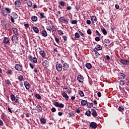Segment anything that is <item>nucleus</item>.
Here are the masks:
<instances>
[{
  "mask_svg": "<svg viewBox=\"0 0 129 129\" xmlns=\"http://www.w3.org/2000/svg\"><path fill=\"white\" fill-rule=\"evenodd\" d=\"M59 5H60V6H61V7H64V6H65V2L63 1H60L59 3Z\"/></svg>",
  "mask_w": 129,
  "mask_h": 129,
  "instance_id": "obj_49",
  "label": "nucleus"
},
{
  "mask_svg": "<svg viewBox=\"0 0 129 129\" xmlns=\"http://www.w3.org/2000/svg\"><path fill=\"white\" fill-rule=\"evenodd\" d=\"M7 74L8 75H13V70L10 69L7 71Z\"/></svg>",
  "mask_w": 129,
  "mask_h": 129,
  "instance_id": "obj_38",
  "label": "nucleus"
},
{
  "mask_svg": "<svg viewBox=\"0 0 129 129\" xmlns=\"http://www.w3.org/2000/svg\"><path fill=\"white\" fill-rule=\"evenodd\" d=\"M10 98L12 100V101L13 103V104L14 105H17V104H20V101L18 99H17L16 97L15 96V95L14 94H11L10 95Z\"/></svg>",
  "mask_w": 129,
  "mask_h": 129,
  "instance_id": "obj_2",
  "label": "nucleus"
},
{
  "mask_svg": "<svg viewBox=\"0 0 129 129\" xmlns=\"http://www.w3.org/2000/svg\"><path fill=\"white\" fill-rule=\"evenodd\" d=\"M102 32L103 33V34H104L105 35H107V31H106V30H105V29L103 28L102 30Z\"/></svg>",
  "mask_w": 129,
  "mask_h": 129,
  "instance_id": "obj_51",
  "label": "nucleus"
},
{
  "mask_svg": "<svg viewBox=\"0 0 129 129\" xmlns=\"http://www.w3.org/2000/svg\"><path fill=\"white\" fill-rule=\"evenodd\" d=\"M30 67L31 68V69H34V64H33L31 62L29 63Z\"/></svg>",
  "mask_w": 129,
  "mask_h": 129,
  "instance_id": "obj_60",
  "label": "nucleus"
},
{
  "mask_svg": "<svg viewBox=\"0 0 129 129\" xmlns=\"http://www.w3.org/2000/svg\"><path fill=\"white\" fill-rule=\"evenodd\" d=\"M5 10L7 13V14H11L12 13V9L9 8H6Z\"/></svg>",
  "mask_w": 129,
  "mask_h": 129,
  "instance_id": "obj_35",
  "label": "nucleus"
},
{
  "mask_svg": "<svg viewBox=\"0 0 129 129\" xmlns=\"http://www.w3.org/2000/svg\"><path fill=\"white\" fill-rule=\"evenodd\" d=\"M1 23L2 26L4 27V30H5V31H9L10 28H11V24L8 23L7 21L5 20H2Z\"/></svg>",
  "mask_w": 129,
  "mask_h": 129,
  "instance_id": "obj_3",
  "label": "nucleus"
},
{
  "mask_svg": "<svg viewBox=\"0 0 129 129\" xmlns=\"http://www.w3.org/2000/svg\"><path fill=\"white\" fill-rule=\"evenodd\" d=\"M119 84H120V85H121V86L124 85V81H120V82H119Z\"/></svg>",
  "mask_w": 129,
  "mask_h": 129,
  "instance_id": "obj_57",
  "label": "nucleus"
},
{
  "mask_svg": "<svg viewBox=\"0 0 129 129\" xmlns=\"http://www.w3.org/2000/svg\"><path fill=\"white\" fill-rule=\"evenodd\" d=\"M1 13L4 17H8V12H7L6 10L2 9Z\"/></svg>",
  "mask_w": 129,
  "mask_h": 129,
  "instance_id": "obj_27",
  "label": "nucleus"
},
{
  "mask_svg": "<svg viewBox=\"0 0 129 129\" xmlns=\"http://www.w3.org/2000/svg\"><path fill=\"white\" fill-rule=\"evenodd\" d=\"M104 42H105L106 46H108V45H109V43H110V41H109V40L108 39H105L104 40Z\"/></svg>",
  "mask_w": 129,
  "mask_h": 129,
  "instance_id": "obj_39",
  "label": "nucleus"
},
{
  "mask_svg": "<svg viewBox=\"0 0 129 129\" xmlns=\"http://www.w3.org/2000/svg\"><path fill=\"white\" fill-rule=\"evenodd\" d=\"M51 29L52 34L54 35V36H55V32H56V31H57V29L54 26H52Z\"/></svg>",
  "mask_w": 129,
  "mask_h": 129,
  "instance_id": "obj_24",
  "label": "nucleus"
},
{
  "mask_svg": "<svg viewBox=\"0 0 129 129\" xmlns=\"http://www.w3.org/2000/svg\"><path fill=\"white\" fill-rule=\"evenodd\" d=\"M105 58V59L108 60V61H109V60H110V57L109 56V55H106Z\"/></svg>",
  "mask_w": 129,
  "mask_h": 129,
  "instance_id": "obj_58",
  "label": "nucleus"
},
{
  "mask_svg": "<svg viewBox=\"0 0 129 129\" xmlns=\"http://www.w3.org/2000/svg\"><path fill=\"white\" fill-rule=\"evenodd\" d=\"M15 68L17 71H21L24 73V70H23V66L22 64H16Z\"/></svg>",
  "mask_w": 129,
  "mask_h": 129,
  "instance_id": "obj_6",
  "label": "nucleus"
},
{
  "mask_svg": "<svg viewBox=\"0 0 129 129\" xmlns=\"http://www.w3.org/2000/svg\"><path fill=\"white\" fill-rule=\"evenodd\" d=\"M3 43H4V44H7L8 45H11V43L10 42V39L6 37H4L3 39Z\"/></svg>",
  "mask_w": 129,
  "mask_h": 129,
  "instance_id": "obj_12",
  "label": "nucleus"
},
{
  "mask_svg": "<svg viewBox=\"0 0 129 129\" xmlns=\"http://www.w3.org/2000/svg\"><path fill=\"white\" fill-rule=\"evenodd\" d=\"M87 107H89L90 108L91 107H93V103H88V102L87 104Z\"/></svg>",
  "mask_w": 129,
  "mask_h": 129,
  "instance_id": "obj_40",
  "label": "nucleus"
},
{
  "mask_svg": "<svg viewBox=\"0 0 129 129\" xmlns=\"http://www.w3.org/2000/svg\"><path fill=\"white\" fill-rule=\"evenodd\" d=\"M77 79L79 81V83H83V81H84V77H83L81 75H78L77 77Z\"/></svg>",
  "mask_w": 129,
  "mask_h": 129,
  "instance_id": "obj_11",
  "label": "nucleus"
},
{
  "mask_svg": "<svg viewBox=\"0 0 129 129\" xmlns=\"http://www.w3.org/2000/svg\"><path fill=\"white\" fill-rule=\"evenodd\" d=\"M61 62L62 63V70L66 71L67 70H68L69 69V64L65 62L64 61H61Z\"/></svg>",
  "mask_w": 129,
  "mask_h": 129,
  "instance_id": "obj_7",
  "label": "nucleus"
},
{
  "mask_svg": "<svg viewBox=\"0 0 129 129\" xmlns=\"http://www.w3.org/2000/svg\"><path fill=\"white\" fill-rule=\"evenodd\" d=\"M120 62L121 63V64H123V65H129L128 60L121 59Z\"/></svg>",
  "mask_w": 129,
  "mask_h": 129,
  "instance_id": "obj_15",
  "label": "nucleus"
},
{
  "mask_svg": "<svg viewBox=\"0 0 129 129\" xmlns=\"http://www.w3.org/2000/svg\"><path fill=\"white\" fill-rule=\"evenodd\" d=\"M24 84L26 89H27V90H29V89H30L31 87V86H30V83H29L28 81H25L24 82Z\"/></svg>",
  "mask_w": 129,
  "mask_h": 129,
  "instance_id": "obj_14",
  "label": "nucleus"
},
{
  "mask_svg": "<svg viewBox=\"0 0 129 129\" xmlns=\"http://www.w3.org/2000/svg\"><path fill=\"white\" fill-rule=\"evenodd\" d=\"M90 126L92 128L95 129V128H96V127H97V124L94 122H92L90 123Z\"/></svg>",
  "mask_w": 129,
  "mask_h": 129,
  "instance_id": "obj_16",
  "label": "nucleus"
},
{
  "mask_svg": "<svg viewBox=\"0 0 129 129\" xmlns=\"http://www.w3.org/2000/svg\"><path fill=\"white\" fill-rule=\"evenodd\" d=\"M32 62L33 63H37V62H38V59H37V57L35 56L33 58H32Z\"/></svg>",
  "mask_w": 129,
  "mask_h": 129,
  "instance_id": "obj_43",
  "label": "nucleus"
},
{
  "mask_svg": "<svg viewBox=\"0 0 129 129\" xmlns=\"http://www.w3.org/2000/svg\"><path fill=\"white\" fill-rule=\"evenodd\" d=\"M18 79L19 81H20L21 82H22V81H24V76L22 75H19L18 77Z\"/></svg>",
  "mask_w": 129,
  "mask_h": 129,
  "instance_id": "obj_30",
  "label": "nucleus"
},
{
  "mask_svg": "<svg viewBox=\"0 0 129 129\" xmlns=\"http://www.w3.org/2000/svg\"><path fill=\"white\" fill-rule=\"evenodd\" d=\"M24 27H25L26 30H27L28 28H30V25H29L28 24L24 23Z\"/></svg>",
  "mask_w": 129,
  "mask_h": 129,
  "instance_id": "obj_53",
  "label": "nucleus"
},
{
  "mask_svg": "<svg viewBox=\"0 0 129 129\" xmlns=\"http://www.w3.org/2000/svg\"><path fill=\"white\" fill-rule=\"evenodd\" d=\"M86 115H87V116H89L90 115H91V112L89 110H88L85 113Z\"/></svg>",
  "mask_w": 129,
  "mask_h": 129,
  "instance_id": "obj_44",
  "label": "nucleus"
},
{
  "mask_svg": "<svg viewBox=\"0 0 129 129\" xmlns=\"http://www.w3.org/2000/svg\"><path fill=\"white\" fill-rule=\"evenodd\" d=\"M5 83L6 85H8V86H12V83L9 79L5 80Z\"/></svg>",
  "mask_w": 129,
  "mask_h": 129,
  "instance_id": "obj_25",
  "label": "nucleus"
},
{
  "mask_svg": "<svg viewBox=\"0 0 129 129\" xmlns=\"http://www.w3.org/2000/svg\"><path fill=\"white\" fill-rule=\"evenodd\" d=\"M34 32H35L36 34H38V33H39V29L36 27V26H34L33 28H32Z\"/></svg>",
  "mask_w": 129,
  "mask_h": 129,
  "instance_id": "obj_31",
  "label": "nucleus"
},
{
  "mask_svg": "<svg viewBox=\"0 0 129 129\" xmlns=\"http://www.w3.org/2000/svg\"><path fill=\"white\" fill-rule=\"evenodd\" d=\"M55 67L57 72H61L63 69V65L58 62L56 63Z\"/></svg>",
  "mask_w": 129,
  "mask_h": 129,
  "instance_id": "obj_5",
  "label": "nucleus"
},
{
  "mask_svg": "<svg viewBox=\"0 0 129 129\" xmlns=\"http://www.w3.org/2000/svg\"><path fill=\"white\" fill-rule=\"evenodd\" d=\"M5 117H6V114H5V113H3L2 114V119L5 120Z\"/></svg>",
  "mask_w": 129,
  "mask_h": 129,
  "instance_id": "obj_54",
  "label": "nucleus"
},
{
  "mask_svg": "<svg viewBox=\"0 0 129 129\" xmlns=\"http://www.w3.org/2000/svg\"><path fill=\"white\" fill-rule=\"evenodd\" d=\"M26 4L27 5V6H28V7H32L33 6V3L30 0L27 1Z\"/></svg>",
  "mask_w": 129,
  "mask_h": 129,
  "instance_id": "obj_34",
  "label": "nucleus"
},
{
  "mask_svg": "<svg viewBox=\"0 0 129 129\" xmlns=\"http://www.w3.org/2000/svg\"><path fill=\"white\" fill-rule=\"evenodd\" d=\"M60 23H61V24H69V19H64V17H60V18L59 19Z\"/></svg>",
  "mask_w": 129,
  "mask_h": 129,
  "instance_id": "obj_8",
  "label": "nucleus"
},
{
  "mask_svg": "<svg viewBox=\"0 0 129 129\" xmlns=\"http://www.w3.org/2000/svg\"><path fill=\"white\" fill-rule=\"evenodd\" d=\"M75 36L76 38L79 39V38H80V34H79L78 32H77L75 34Z\"/></svg>",
  "mask_w": 129,
  "mask_h": 129,
  "instance_id": "obj_50",
  "label": "nucleus"
},
{
  "mask_svg": "<svg viewBox=\"0 0 129 129\" xmlns=\"http://www.w3.org/2000/svg\"><path fill=\"white\" fill-rule=\"evenodd\" d=\"M41 34L42 37H47V36H48V33H47V31H46V30H42L41 32Z\"/></svg>",
  "mask_w": 129,
  "mask_h": 129,
  "instance_id": "obj_22",
  "label": "nucleus"
},
{
  "mask_svg": "<svg viewBox=\"0 0 129 129\" xmlns=\"http://www.w3.org/2000/svg\"><path fill=\"white\" fill-rule=\"evenodd\" d=\"M41 19H45L46 18V16H45V13L43 12H39Z\"/></svg>",
  "mask_w": 129,
  "mask_h": 129,
  "instance_id": "obj_26",
  "label": "nucleus"
},
{
  "mask_svg": "<svg viewBox=\"0 0 129 129\" xmlns=\"http://www.w3.org/2000/svg\"><path fill=\"white\" fill-rule=\"evenodd\" d=\"M40 120L41 123H42V124H45V123H46V119H45V118L41 117L40 118Z\"/></svg>",
  "mask_w": 129,
  "mask_h": 129,
  "instance_id": "obj_29",
  "label": "nucleus"
},
{
  "mask_svg": "<svg viewBox=\"0 0 129 129\" xmlns=\"http://www.w3.org/2000/svg\"><path fill=\"white\" fill-rule=\"evenodd\" d=\"M35 110H37V111L38 112H43L42 111V110H43V108L40 105H38L37 106H36V107L35 108Z\"/></svg>",
  "mask_w": 129,
  "mask_h": 129,
  "instance_id": "obj_13",
  "label": "nucleus"
},
{
  "mask_svg": "<svg viewBox=\"0 0 129 129\" xmlns=\"http://www.w3.org/2000/svg\"><path fill=\"white\" fill-rule=\"evenodd\" d=\"M55 42L59 44V43H60V40H59V38H57V37H55Z\"/></svg>",
  "mask_w": 129,
  "mask_h": 129,
  "instance_id": "obj_56",
  "label": "nucleus"
},
{
  "mask_svg": "<svg viewBox=\"0 0 129 129\" xmlns=\"http://www.w3.org/2000/svg\"><path fill=\"white\" fill-rule=\"evenodd\" d=\"M39 54L42 58H45L46 57V52H45V51L44 50H40L39 51Z\"/></svg>",
  "mask_w": 129,
  "mask_h": 129,
  "instance_id": "obj_19",
  "label": "nucleus"
},
{
  "mask_svg": "<svg viewBox=\"0 0 129 129\" xmlns=\"http://www.w3.org/2000/svg\"><path fill=\"white\" fill-rule=\"evenodd\" d=\"M33 58L34 57H33V56H32V55L31 54H29L28 56V60H29V61H32Z\"/></svg>",
  "mask_w": 129,
  "mask_h": 129,
  "instance_id": "obj_47",
  "label": "nucleus"
},
{
  "mask_svg": "<svg viewBox=\"0 0 129 129\" xmlns=\"http://www.w3.org/2000/svg\"><path fill=\"white\" fill-rule=\"evenodd\" d=\"M93 88L94 90L96 91V92H97V91H96L97 90V82L95 81V80H94Z\"/></svg>",
  "mask_w": 129,
  "mask_h": 129,
  "instance_id": "obj_21",
  "label": "nucleus"
},
{
  "mask_svg": "<svg viewBox=\"0 0 129 129\" xmlns=\"http://www.w3.org/2000/svg\"><path fill=\"white\" fill-rule=\"evenodd\" d=\"M61 87H62L63 90L65 89V90H66V91L62 92V91H61V95L63 97H64V98H65L67 101H68V100H69V96L67 95V92H68V91H69V89L67 88V87L66 86H64V87H63V86H61Z\"/></svg>",
  "mask_w": 129,
  "mask_h": 129,
  "instance_id": "obj_1",
  "label": "nucleus"
},
{
  "mask_svg": "<svg viewBox=\"0 0 129 129\" xmlns=\"http://www.w3.org/2000/svg\"><path fill=\"white\" fill-rule=\"evenodd\" d=\"M42 65H43V66H44V67H49V62L47 60H44L42 62Z\"/></svg>",
  "mask_w": 129,
  "mask_h": 129,
  "instance_id": "obj_18",
  "label": "nucleus"
},
{
  "mask_svg": "<svg viewBox=\"0 0 129 129\" xmlns=\"http://www.w3.org/2000/svg\"><path fill=\"white\" fill-rule=\"evenodd\" d=\"M54 106L56 107H59V108H64V104L62 103H59L58 102H54L53 103Z\"/></svg>",
  "mask_w": 129,
  "mask_h": 129,
  "instance_id": "obj_9",
  "label": "nucleus"
},
{
  "mask_svg": "<svg viewBox=\"0 0 129 129\" xmlns=\"http://www.w3.org/2000/svg\"><path fill=\"white\" fill-rule=\"evenodd\" d=\"M57 33H58V34L59 35V36H62V35H63V31H62L61 30H58L57 31Z\"/></svg>",
  "mask_w": 129,
  "mask_h": 129,
  "instance_id": "obj_42",
  "label": "nucleus"
},
{
  "mask_svg": "<svg viewBox=\"0 0 129 129\" xmlns=\"http://www.w3.org/2000/svg\"><path fill=\"white\" fill-rule=\"evenodd\" d=\"M35 97L36 98H37V99H39V100H41V99H42V97H41V95L39 94H36Z\"/></svg>",
  "mask_w": 129,
  "mask_h": 129,
  "instance_id": "obj_36",
  "label": "nucleus"
},
{
  "mask_svg": "<svg viewBox=\"0 0 129 129\" xmlns=\"http://www.w3.org/2000/svg\"><path fill=\"white\" fill-rule=\"evenodd\" d=\"M31 20L32 22H37V21H38V17L36 16H33L31 17Z\"/></svg>",
  "mask_w": 129,
  "mask_h": 129,
  "instance_id": "obj_33",
  "label": "nucleus"
},
{
  "mask_svg": "<svg viewBox=\"0 0 129 129\" xmlns=\"http://www.w3.org/2000/svg\"><path fill=\"white\" fill-rule=\"evenodd\" d=\"M118 78L119 79H124L125 78V75L123 73H120L118 75Z\"/></svg>",
  "mask_w": 129,
  "mask_h": 129,
  "instance_id": "obj_23",
  "label": "nucleus"
},
{
  "mask_svg": "<svg viewBox=\"0 0 129 129\" xmlns=\"http://www.w3.org/2000/svg\"><path fill=\"white\" fill-rule=\"evenodd\" d=\"M91 21L93 22V23H95L96 22V17L95 16H92L91 18Z\"/></svg>",
  "mask_w": 129,
  "mask_h": 129,
  "instance_id": "obj_37",
  "label": "nucleus"
},
{
  "mask_svg": "<svg viewBox=\"0 0 129 129\" xmlns=\"http://www.w3.org/2000/svg\"><path fill=\"white\" fill-rule=\"evenodd\" d=\"M92 33V32L91 31V30H90V29L87 30V33L88 34V35H91Z\"/></svg>",
  "mask_w": 129,
  "mask_h": 129,
  "instance_id": "obj_59",
  "label": "nucleus"
},
{
  "mask_svg": "<svg viewBox=\"0 0 129 129\" xmlns=\"http://www.w3.org/2000/svg\"><path fill=\"white\" fill-rule=\"evenodd\" d=\"M97 95L98 97H101V92H98L97 93Z\"/></svg>",
  "mask_w": 129,
  "mask_h": 129,
  "instance_id": "obj_63",
  "label": "nucleus"
},
{
  "mask_svg": "<svg viewBox=\"0 0 129 129\" xmlns=\"http://www.w3.org/2000/svg\"><path fill=\"white\" fill-rule=\"evenodd\" d=\"M79 95H80L81 97H84V93H83V91H81L79 92Z\"/></svg>",
  "mask_w": 129,
  "mask_h": 129,
  "instance_id": "obj_46",
  "label": "nucleus"
},
{
  "mask_svg": "<svg viewBox=\"0 0 129 129\" xmlns=\"http://www.w3.org/2000/svg\"><path fill=\"white\" fill-rule=\"evenodd\" d=\"M12 31L16 36H19V32L17 28L13 27Z\"/></svg>",
  "mask_w": 129,
  "mask_h": 129,
  "instance_id": "obj_17",
  "label": "nucleus"
},
{
  "mask_svg": "<svg viewBox=\"0 0 129 129\" xmlns=\"http://www.w3.org/2000/svg\"><path fill=\"white\" fill-rule=\"evenodd\" d=\"M71 24L72 25H77V21L74 20L71 21Z\"/></svg>",
  "mask_w": 129,
  "mask_h": 129,
  "instance_id": "obj_48",
  "label": "nucleus"
},
{
  "mask_svg": "<svg viewBox=\"0 0 129 129\" xmlns=\"http://www.w3.org/2000/svg\"><path fill=\"white\" fill-rule=\"evenodd\" d=\"M93 51H94V55H95V56H97V47H95V48H94L93 49Z\"/></svg>",
  "mask_w": 129,
  "mask_h": 129,
  "instance_id": "obj_41",
  "label": "nucleus"
},
{
  "mask_svg": "<svg viewBox=\"0 0 129 129\" xmlns=\"http://www.w3.org/2000/svg\"><path fill=\"white\" fill-rule=\"evenodd\" d=\"M62 39H63L64 41H67V36H63Z\"/></svg>",
  "mask_w": 129,
  "mask_h": 129,
  "instance_id": "obj_64",
  "label": "nucleus"
},
{
  "mask_svg": "<svg viewBox=\"0 0 129 129\" xmlns=\"http://www.w3.org/2000/svg\"><path fill=\"white\" fill-rule=\"evenodd\" d=\"M51 26H50V25H49V27L46 28V30L47 31H49L50 32V33H51Z\"/></svg>",
  "mask_w": 129,
  "mask_h": 129,
  "instance_id": "obj_61",
  "label": "nucleus"
},
{
  "mask_svg": "<svg viewBox=\"0 0 129 129\" xmlns=\"http://www.w3.org/2000/svg\"><path fill=\"white\" fill-rule=\"evenodd\" d=\"M13 43H16V44H18L19 42V38H18L17 35H13L11 39Z\"/></svg>",
  "mask_w": 129,
  "mask_h": 129,
  "instance_id": "obj_10",
  "label": "nucleus"
},
{
  "mask_svg": "<svg viewBox=\"0 0 129 129\" xmlns=\"http://www.w3.org/2000/svg\"><path fill=\"white\" fill-rule=\"evenodd\" d=\"M85 66L88 69H91L92 68V65L90 63H86Z\"/></svg>",
  "mask_w": 129,
  "mask_h": 129,
  "instance_id": "obj_28",
  "label": "nucleus"
},
{
  "mask_svg": "<svg viewBox=\"0 0 129 129\" xmlns=\"http://www.w3.org/2000/svg\"><path fill=\"white\" fill-rule=\"evenodd\" d=\"M92 115L93 116H96V115H97V113L96 112V110H93Z\"/></svg>",
  "mask_w": 129,
  "mask_h": 129,
  "instance_id": "obj_45",
  "label": "nucleus"
},
{
  "mask_svg": "<svg viewBox=\"0 0 129 129\" xmlns=\"http://www.w3.org/2000/svg\"><path fill=\"white\" fill-rule=\"evenodd\" d=\"M21 2L19 0H17L16 1H15L14 5L15 6V7H17L18 8H20V7H21Z\"/></svg>",
  "mask_w": 129,
  "mask_h": 129,
  "instance_id": "obj_20",
  "label": "nucleus"
},
{
  "mask_svg": "<svg viewBox=\"0 0 129 129\" xmlns=\"http://www.w3.org/2000/svg\"><path fill=\"white\" fill-rule=\"evenodd\" d=\"M100 50H102V47L100 45H97V51H99Z\"/></svg>",
  "mask_w": 129,
  "mask_h": 129,
  "instance_id": "obj_55",
  "label": "nucleus"
},
{
  "mask_svg": "<svg viewBox=\"0 0 129 129\" xmlns=\"http://www.w3.org/2000/svg\"><path fill=\"white\" fill-rule=\"evenodd\" d=\"M18 14L16 12H12L10 15V21L13 24H15V20L18 19Z\"/></svg>",
  "mask_w": 129,
  "mask_h": 129,
  "instance_id": "obj_4",
  "label": "nucleus"
},
{
  "mask_svg": "<svg viewBox=\"0 0 129 129\" xmlns=\"http://www.w3.org/2000/svg\"><path fill=\"white\" fill-rule=\"evenodd\" d=\"M87 102H88L87 101L82 100L81 101V105H82L83 106H84L85 105H86V104H87Z\"/></svg>",
  "mask_w": 129,
  "mask_h": 129,
  "instance_id": "obj_32",
  "label": "nucleus"
},
{
  "mask_svg": "<svg viewBox=\"0 0 129 129\" xmlns=\"http://www.w3.org/2000/svg\"><path fill=\"white\" fill-rule=\"evenodd\" d=\"M119 111H121L122 112V110H123V109H124V108H123V107L122 106H119L118 108Z\"/></svg>",
  "mask_w": 129,
  "mask_h": 129,
  "instance_id": "obj_52",
  "label": "nucleus"
},
{
  "mask_svg": "<svg viewBox=\"0 0 129 129\" xmlns=\"http://www.w3.org/2000/svg\"><path fill=\"white\" fill-rule=\"evenodd\" d=\"M52 112H55L56 111V108L55 107H52L51 109Z\"/></svg>",
  "mask_w": 129,
  "mask_h": 129,
  "instance_id": "obj_62",
  "label": "nucleus"
}]
</instances>
